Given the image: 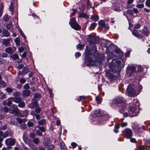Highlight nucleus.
I'll return each instance as SVG.
<instances>
[{"label":"nucleus","instance_id":"774afa93","mask_svg":"<svg viewBox=\"0 0 150 150\" xmlns=\"http://www.w3.org/2000/svg\"><path fill=\"white\" fill-rule=\"evenodd\" d=\"M132 12L133 11L135 13H137L139 12L137 8H133L132 9Z\"/></svg>","mask_w":150,"mask_h":150},{"label":"nucleus","instance_id":"393cba45","mask_svg":"<svg viewBox=\"0 0 150 150\" xmlns=\"http://www.w3.org/2000/svg\"><path fill=\"white\" fill-rule=\"evenodd\" d=\"M50 143H49V141L47 139H45L43 141V144L44 146L46 147H47L50 145Z\"/></svg>","mask_w":150,"mask_h":150},{"label":"nucleus","instance_id":"423d86ee","mask_svg":"<svg viewBox=\"0 0 150 150\" xmlns=\"http://www.w3.org/2000/svg\"><path fill=\"white\" fill-rule=\"evenodd\" d=\"M38 106V103L37 101L35 99L32 100V103L28 105V107L31 108H34Z\"/></svg>","mask_w":150,"mask_h":150},{"label":"nucleus","instance_id":"e2e57ef3","mask_svg":"<svg viewBox=\"0 0 150 150\" xmlns=\"http://www.w3.org/2000/svg\"><path fill=\"white\" fill-rule=\"evenodd\" d=\"M6 94H3L0 97V99H4L6 98Z\"/></svg>","mask_w":150,"mask_h":150},{"label":"nucleus","instance_id":"39448f33","mask_svg":"<svg viewBox=\"0 0 150 150\" xmlns=\"http://www.w3.org/2000/svg\"><path fill=\"white\" fill-rule=\"evenodd\" d=\"M124 136L127 138H130L132 135V132L130 129L127 128L122 131Z\"/></svg>","mask_w":150,"mask_h":150},{"label":"nucleus","instance_id":"3c124183","mask_svg":"<svg viewBox=\"0 0 150 150\" xmlns=\"http://www.w3.org/2000/svg\"><path fill=\"white\" fill-rule=\"evenodd\" d=\"M65 145L64 143L63 142H61L60 143V145L59 147V148H62L63 149H64Z\"/></svg>","mask_w":150,"mask_h":150},{"label":"nucleus","instance_id":"8fccbe9b","mask_svg":"<svg viewBox=\"0 0 150 150\" xmlns=\"http://www.w3.org/2000/svg\"><path fill=\"white\" fill-rule=\"evenodd\" d=\"M97 25V24L95 23H92L91 25L92 28L94 29Z\"/></svg>","mask_w":150,"mask_h":150},{"label":"nucleus","instance_id":"c756f323","mask_svg":"<svg viewBox=\"0 0 150 150\" xmlns=\"http://www.w3.org/2000/svg\"><path fill=\"white\" fill-rule=\"evenodd\" d=\"M114 76H105V79H108L110 81H111L113 79Z\"/></svg>","mask_w":150,"mask_h":150},{"label":"nucleus","instance_id":"052dcab7","mask_svg":"<svg viewBox=\"0 0 150 150\" xmlns=\"http://www.w3.org/2000/svg\"><path fill=\"white\" fill-rule=\"evenodd\" d=\"M39 130L42 132H45V128L44 127H39Z\"/></svg>","mask_w":150,"mask_h":150},{"label":"nucleus","instance_id":"de8ad7c7","mask_svg":"<svg viewBox=\"0 0 150 150\" xmlns=\"http://www.w3.org/2000/svg\"><path fill=\"white\" fill-rule=\"evenodd\" d=\"M144 6V4H138L137 5L136 7L138 8H143Z\"/></svg>","mask_w":150,"mask_h":150},{"label":"nucleus","instance_id":"b1692460","mask_svg":"<svg viewBox=\"0 0 150 150\" xmlns=\"http://www.w3.org/2000/svg\"><path fill=\"white\" fill-rule=\"evenodd\" d=\"M84 44H81V43H79L78 45H77L76 46L77 48L79 50H81L84 48Z\"/></svg>","mask_w":150,"mask_h":150},{"label":"nucleus","instance_id":"bb28decb","mask_svg":"<svg viewBox=\"0 0 150 150\" xmlns=\"http://www.w3.org/2000/svg\"><path fill=\"white\" fill-rule=\"evenodd\" d=\"M38 123L40 125H43L46 123V121L45 119H43L38 122Z\"/></svg>","mask_w":150,"mask_h":150},{"label":"nucleus","instance_id":"37998d69","mask_svg":"<svg viewBox=\"0 0 150 150\" xmlns=\"http://www.w3.org/2000/svg\"><path fill=\"white\" fill-rule=\"evenodd\" d=\"M145 5L147 7H150V0H146V1Z\"/></svg>","mask_w":150,"mask_h":150},{"label":"nucleus","instance_id":"13d9d810","mask_svg":"<svg viewBox=\"0 0 150 150\" xmlns=\"http://www.w3.org/2000/svg\"><path fill=\"white\" fill-rule=\"evenodd\" d=\"M16 121V118H12L11 120V124L13 125L15 123V122Z\"/></svg>","mask_w":150,"mask_h":150},{"label":"nucleus","instance_id":"4d7b16f0","mask_svg":"<svg viewBox=\"0 0 150 150\" xmlns=\"http://www.w3.org/2000/svg\"><path fill=\"white\" fill-rule=\"evenodd\" d=\"M28 149L27 147L24 144L21 147L22 150H28Z\"/></svg>","mask_w":150,"mask_h":150},{"label":"nucleus","instance_id":"4468645a","mask_svg":"<svg viewBox=\"0 0 150 150\" xmlns=\"http://www.w3.org/2000/svg\"><path fill=\"white\" fill-rule=\"evenodd\" d=\"M10 98L12 99V101L13 102L18 103L22 101V98L20 97L16 98L11 97Z\"/></svg>","mask_w":150,"mask_h":150},{"label":"nucleus","instance_id":"ea45409f","mask_svg":"<svg viewBox=\"0 0 150 150\" xmlns=\"http://www.w3.org/2000/svg\"><path fill=\"white\" fill-rule=\"evenodd\" d=\"M5 90L7 92L9 93H11L13 91L12 88L9 87H7Z\"/></svg>","mask_w":150,"mask_h":150},{"label":"nucleus","instance_id":"a18cd8bd","mask_svg":"<svg viewBox=\"0 0 150 150\" xmlns=\"http://www.w3.org/2000/svg\"><path fill=\"white\" fill-rule=\"evenodd\" d=\"M35 134L34 133H31L30 134V137L31 139H34L35 137Z\"/></svg>","mask_w":150,"mask_h":150},{"label":"nucleus","instance_id":"6ab92c4d","mask_svg":"<svg viewBox=\"0 0 150 150\" xmlns=\"http://www.w3.org/2000/svg\"><path fill=\"white\" fill-rule=\"evenodd\" d=\"M2 34L3 36L5 37H8L10 36V34L9 32L5 29L3 30Z\"/></svg>","mask_w":150,"mask_h":150},{"label":"nucleus","instance_id":"dca6fc26","mask_svg":"<svg viewBox=\"0 0 150 150\" xmlns=\"http://www.w3.org/2000/svg\"><path fill=\"white\" fill-rule=\"evenodd\" d=\"M114 101L115 103H120L123 102V98L122 97H117Z\"/></svg>","mask_w":150,"mask_h":150},{"label":"nucleus","instance_id":"5701e85b","mask_svg":"<svg viewBox=\"0 0 150 150\" xmlns=\"http://www.w3.org/2000/svg\"><path fill=\"white\" fill-rule=\"evenodd\" d=\"M91 57L90 58L89 57H88L86 60V62L88 63V64L89 65H92L93 64V60L92 59H91Z\"/></svg>","mask_w":150,"mask_h":150},{"label":"nucleus","instance_id":"aec40b11","mask_svg":"<svg viewBox=\"0 0 150 150\" xmlns=\"http://www.w3.org/2000/svg\"><path fill=\"white\" fill-rule=\"evenodd\" d=\"M78 17L79 18L84 17L85 18H88V16L84 13H79L78 14Z\"/></svg>","mask_w":150,"mask_h":150},{"label":"nucleus","instance_id":"a211bd4d","mask_svg":"<svg viewBox=\"0 0 150 150\" xmlns=\"http://www.w3.org/2000/svg\"><path fill=\"white\" fill-rule=\"evenodd\" d=\"M11 39L10 38H8L4 39L3 40L2 42L3 44L5 45H9Z\"/></svg>","mask_w":150,"mask_h":150},{"label":"nucleus","instance_id":"603ef678","mask_svg":"<svg viewBox=\"0 0 150 150\" xmlns=\"http://www.w3.org/2000/svg\"><path fill=\"white\" fill-rule=\"evenodd\" d=\"M3 133L1 131H0V142H2L3 140V138L2 137H3Z\"/></svg>","mask_w":150,"mask_h":150},{"label":"nucleus","instance_id":"f3484780","mask_svg":"<svg viewBox=\"0 0 150 150\" xmlns=\"http://www.w3.org/2000/svg\"><path fill=\"white\" fill-rule=\"evenodd\" d=\"M136 67V66H128L127 68V70L131 71L132 73L136 72L135 68Z\"/></svg>","mask_w":150,"mask_h":150},{"label":"nucleus","instance_id":"72a5a7b5","mask_svg":"<svg viewBox=\"0 0 150 150\" xmlns=\"http://www.w3.org/2000/svg\"><path fill=\"white\" fill-rule=\"evenodd\" d=\"M34 98L36 99H39L41 97L40 94L39 93H35L34 94Z\"/></svg>","mask_w":150,"mask_h":150},{"label":"nucleus","instance_id":"7c9ffc66","mask_svg":"<svg viewBox=\"0 0 150 150\" xmlns=\"http://www.w3.org/2000/svg\"><path fill=\"white\" fill-rule=\"evenodd\" d=\"M10 18V17L8 15L6 14L3 17V20L4 21H7Z\"/></svg>","mask_w":150,"mask_h":150},{"label":"nucleus","instance_id":"0eeeda50","mask_svg":"<svg viewBox=\"0 0 150 150\" xmlns=\"http://www.w3.org/2000/svg\"><path fill=\"white\" fill-rule=\"evenodd\" d=\"M96 47H95L94 50H92V52H91L89 50H86V56H88L90 55H92V56H95L96 57V54H97V52L96 50Z\"/></svg>","mask_w":150,"mask_h":150},{"label":"nucleus","instance_id":"1a4fd4ad","mask_svg":"<svg viewBox=\"0 0 150 150\" xmlns=\"http://www.w3.org/2000/svg\"><path fill=\"white\" fill-rule=\"evenodd\" d=\"M16 50V48L15 47H8L5 49V51L8 54H12Z\"/></svg>","mask_w":150,"mask_h":150},{"label":"nucleus","instance_id":"c03bdc74","mask_svg":"<svg viewBox=\"0 0 150 150\" xmlns=\"http://www.w3.org/2000/svg\"><path fill=\"white\" fill-rule=\"evenodd\" d=\"M0 84L3 87H5L6 86V83L2 80L0 81Z\"/></svg>","mask_w":150,"mask_h":150},{"label":"nucleus","instance_id":"0e129e2a","mask_svg":"<svg viewBox=\"0 0 150 150\" xmlns=\"http://www.w3.org/2000/svg\"><path fill=\"white\" fill-rule=\"evenodd\" d=\"M127 125V122H122L121 125V126L122 127H124L125 126H126Z\"/></svg>","mask_w":150,"mask_h":150},{"label":"nucleus","instance_id":"f8f14e48","mask_svg":"<svg viewBox=\"0 0 150 150\" xmlns=\"http://www.w3.org/2000/svg\"><path fill=\"white\" fill-rule=\"evenodd\" d=\"M104 58V56L103 54H99L96 60L100 64L102 62Z\"/></svg>","mask_w":150,"mask_h":150},{"label":"nucleus","instance_id":"2eb2a0df","mask_svg":"<svg viewBox=\"0 0 150 150\" xmlns=\"http://www.w3.org/2000/svg\"><path fill=\"white\" fill-rule=\"evenodd\" d=\"M31 91L29 90H25L23 91L22 94L23 96L28 97L29 96Z\"/></svg>","mask_w":150,"mask_h":150},{"label":"nucleus","instance_id":"f03ea898","mask_svg":"<svg viewBox=\"0 0 150 150\" xmlns=\"http://www.w3.org/2000/svg\"><path fill=\"white\" fill-rule=\"evenodd\" d=\"M135 86L132 84H129L127 88V93L130 97H134L137 95L135 89Z\"/></svg>","mask_w":150,"mask_h":150},{"label":"nucleus","instance_id":"7ed1b4c3","mask_svg":"<svg viewBox=\"0 0 150 150\" xmlns=\"http://www.w3.org/2000/svg\"><path fill=\"white\" fill-rule=\"evenodd\" d=\"M69 23L71 27L75 30H78L81 28L80 27L76 22L74 18L71 19Z\"/></svg>","mask_w":150,"mask_h":150},{"label":"nucleus","instance_id":"f257e3e1","mask_svg":"<svg viewBox=\"0 0 150 150\" xmlns=\"http://www.w3.org/2000/svg\"><path fill=\"white\" fill-rule=\"evenodd\" d=\"M123 64V60L120 59L113 60L109 65L110 69V75H112V73L117 72L118 74L121 70V66Z\"/></svg>","mask_w":150,"mask_h":150},{"label":"nucleus","instance_id":"ddd939ff","mask_svg":"<svg viewBox=\"0 0 150 150\" xmlns=\"http://www.w3.org/2000/svg\"><path fill=\"white\" fill-rule=\"evenodd\" d=\"M141 32L143 34H144L145 35L147 36H148L150 33V32L149 30L146 27H144L142 30Z\"/></svg>","mask_w":150,"mask_h":150},{"label":"nucleus","instance_id":"473e14b6","mask_svg":"<svg viewBox=\"0 0 150 150\" xmlns=\"http://www.w3.org/2000/svg\"><path fill=\"white\" fill-rule=\"evenodd\" d=\"M98 23L101 26L103 27H105V24L103 21L102 20L99 21L98 22Z\"/></svg>","mask_w":150,"mask_h":150},{"label":"nucleus","instance_id":"a19ab883","mask_svg":"<svg viewBox=\"0 0 150 150\" xmlns=\"http://www.w3.org/2000/svg\"><path fill=\"white\" fill-rule=\"evenodd\" d=\"M91 19L95 21H97L98 19V16H93L91 17Z\"/></svg>","mask_w":150,"mask_h":150},{"label":"nucleus","instance_id":"e433bc0d","mask_svg":"<svg viewBox=\"0 0 150 150\" xmlns=\"http://www.w3.org/2000/svg\"><path fill=\"white\" fill-rule=\"evenodd\" d=\"M46 147L47 150H52V149L54 148V146L53 145L50 144L48 146H47Z\"/></svg>","mask_w":150,"mask_h":150},{"label":"nucleus","instance_id":"6e6552de","mask_svg":"<svg viewBox=\"0 0 150 150\" xmlns=\"http://www.w3.org/2000/svg\"><path fill=\"white\" fill-rule=\"evenodd\" d=\"M15 142V141L14 139H7L5 141V143L7 145L13 146L14 145Z\"/></svg>","mask_w":150,"mask_h":150},{"label":"nucleus","instance_id":"4c0bfd02","mask_svg":"<svg viewBox=\"0 0 150 150\" xmlns=\"http://www.w3.org/2000/svg\"><path fill=\"white\" fill-rule=\"evenodd\" d=\"M3 6L2 4L0 5V17L2 16L3 10Z\"/></svg>","mask_w":150,"mask_h":150},{"label":"nucleus","instance_id":"412c9836","mask_svg":"<svg viewBox=\"0 0 150 150\" xmlns=\"http://www.w3.org/2000/svg\"><path fill=\"white\" fill-rule=\"evenodd\" d=\"M23 138L25 143L26 144H28V137L26 133H24L23 134Z\"/></svg>","mask_w":150,"mask_h":150},{"label":"nucleus","instance_id":"cd10ccee","mask_svg":"<svg viewBox=\"0 0 150 150\" xmlns=\"http://www.w3.org/2000/svg\"><path fill=\"white\" fill-rule=\"evenodd\" d=\"M18 103V106L20 108H23L25 106V103L22 100Z\"/></svg>","mask_w":150,"mask_h":150},{"label":"nucleus","instance_id":"4be33fe9","mask_svg":"<svg viewBox=\"0 0 150 150\" xmlns=\"http://www.w3.org/2000/svg\"><path fill=\"white\" fill-rule=\"evenodd\" d=\"M129 110L132 112H134L136 110V105H134L132 106H131L129 108Z\"/></svg>","mask_w":150,"mask_h":150},{"label":"nucleus","instance_id":"338daca9","mask_svg":"<svg viewBox=\"0 0 150 150\" xmlns=\"http://www.w3.org/2000/svg\"><path fill=\"white\" fill-rule=\"evenodd\" d=\"M40 109L39 108H38L35 109V112L37 113H39L40 112Z\"/></svg>","mask_w":150,"mask_h":150},{"label":"nucleus","instance_id":"79ce46f5","mask_svg":"<svg viewBox=\"0 0 150 150\" xmlns=\"http://www.w3.org/2000/svg\"><path fill=\"white\" fill-rule=\"evenodd\" d=\"M136 67H137L138 69V71L141 72L143 70V69L141 65L136 66Z\"/></svg>","mask_w":150,"mask_h":150},{"label":"nucleus","instance_id":"5fc2aeb1","mask_svg":"<svg viewBox=\"0 0 150 150\" xmlns=\"http://www.w3.org/2000/svg\"><path fill=\"white\" fill-rule=\"evenodd\" d=\"M21 127L23 129H25L27 127L26 125L24 123L21 125Z\"/></svg>","mask_w":150,"mask_h":150},{"label":"nucleus","instance_id":"9b49d317","mask_svg":"<svg viewBox=\"0 0 150 150\" xmlns=\"http://www.w3.org/2000/svg\"><path fill=\"white\" fill-rule=\"evenodd\" d=\"M15 3V1L13 0L10 3V5L9 7V11L11 12V14H13V13L14 5Z\"/></svg>","mask_w":150,"mask_h":150},{"label":"nucleus","instance_id":"864d4df0","mask_svg":"<svg viewBox=\"0 0 150 150\" xmlns=\"http://www.w3.org/2000/svg\"><path fill=\"white\" fill-rule=\"evenodd\" d=\"M19 81L22 83H24L25 82L26 80L24 78H22L20 79Z\"/></svg>","mask_w":150,"mask_h":150},{"label":"nucleus","instance_id":"49530a36","mask_svg":"<svg viewBox=\"0 0 150 150\" xmlns=\"http://www.w3.org/2000/svg\"><path fill=\"white\" fill-rule=\"evenodd\" d=\"M96 100L97 101V102L98 103L100 104L101 103V100L100 98L98 96H97L96 98Z\"/></svg>","mask_w":150,"mask_h":150},{"label":"nucleus","instance_id":"58836bf2","mask_svg":"<svg viewBox=\"0 0 150 150\" xmlns=\"http://www.w3.org/2000/svg\"><path fill=\"white\" fill-rule=\"evenodd\" d=\"M28 71H29L28 69L26 67H24L22 70V72L24 74H26Z\"/></svg>","mask_w":150,"mask_h":150},{"label":"nucleus","instance_id":"a878e982","mask_svg":"<svg viewBox=\"0 0 150 150\" xmlns=\"http://www.w3.org/2000/svg\"><path fill=\"white\" fill-rule=\"evenodd\" d=\"M11 57L14 60H16L18 59L19 57L17 54H14L11 55Z\"/></svg>","mask_w":150,"mask_h":150},{"label":"nucleus","instance_id":"6e6d98bb","mask_svg":"<svg viewBox=\"0 0 150 150\" xmlns=\"http://www.w3.org/2000/svg\"><path fill=\"white\" fill-rule=\"evenodd\" d=\"M18 123L20 124H21L23 122H25V120L24 119L22 120L20 118H18Z\"/></svg>","mask_w":150,"mask_h":150},{"label":"nucleus","instance_id":"bf43d9fd","mask_svg":"<svg viewBox=\"0 0 150 150\" xmlns=\"http://www.w3.org/2000/svg\"><path fill=\"white\" fill-rule=\"evenodd\" d=\"M27 125L28 127H31L33 126V124L32 122H28L27 123Z\"/></svg>","mask_w":150,"mask_h":150},{"label":"nucleus","instance_id":"09e8293b","mask_svg":"<svg viewBox=\"0 0 150 150\" xmlns=\"http://www.w3.org/2000/svg\"><path fill=\"white\" fill-rule=\"evenodd\" d=\"M30 86L28 83H26L23 86V88L25 89H27L29 88Z\"/></svg>","mask_w":150,"mask_h":150},{"label":"nucleus","instance_id":"f704fd0d","mask_svg":"<svg viewBox=\"0 0 150 150\" xmlns=\"http://www.w3.org/2000/svg\"><path fill=\"white\" fill-rule=\"evenodd\" d=\"M40 141L38 138H34L33 139V142L35 144H38Z\"/></svg>","mask_w":150,"mask_h":150},{"label":"nucleus","instance_id":"20e7f679","mask_svg":"<svg viewBox=\"0 0 150 150\" xmlns=\"http://www.w3.org/2000/svg\"><path fill=\"white\" fill-rule=\"evenodd\" d=\"M10 112L15 115L18 116L20 113L19 110L16 105H13L10 108Z\"/></svg>","mask_w":150,"mask_h":150},{"label":"nucleus","instance_id":"9d476101","mask_svg":"<svg viewBox=\"0 0 150 150\" xmlns=\"http://www.w3.org/2000/svg\"><path fill=\"white\" fill-rule=\"evenodd\" d=\"M133 35L138 38L141 39L142 37V35L138 33L136 30H134L132 32Z\"/></svg>","mask_w":150,"mask_h":150},{"label":"nucleus","instance_id":"c85d7f7f","mask_svg":"<svg viewBox=\"0 0 150 150\" xmlns=\"http://www.w3.org/2000/svg\"><path fill=\"white\" fill-rule=\"evenodd\" d=\"M20 92H13V96L14 98L18 97L20 96Z\"/></svg>","mask_w":150,"mask_h":150},{"label":"nucleus","instance_id":"680f3d73","mask_svg":"<svg viewBox=\"0 0 150 150\" xmlns=\"http://www.w3.org/2000/svg\"><path fill=\"white\" fill-rule=\"evenodd\" d=\"M36 133L39 136H41L42 135V133L39 130H37Z\"/></svg>","mask_w":150,"mask_h":150},{"label":"nucleus","instance_id":"c9c22d12","mask_svg":"<svg viewBox=\"0 0 150 150\" xmlns=\"http://www.w3.org/2000/svg\"><path fill=\"white\" fill-rule=\"evenodd\" d=\"M14 42L16 43L17 45H19L20 44V39L19 38H17L14 40Z\"/></svg>","mask_w":150,"mask_h":150},{"label":"nucleus","instance_id":"69168bd1","mask_svg":"<svg viewBox=\"0 0 150 150\" xmlns=\"http://www.w3.org/2000/svg\"><path fill=\"white\" fill-rule=\"evenodd\" d=\"M71 145L73 147V148H74L76 147L77 146V144L75 142H72L71 144Z\"/></svg>","mask_w":150,"mask_h":150},{"label":"nucleus","instance_id":"2f4dec72","mask_svg":"<svg viewBox=\"0 0 150 150\" xmlns=\"http://www.w3.org/2000/svg\"><path fill=\"white\" fill-rule=\"evenodd\" d=\"M88 41L91 43H93L95 40V38L94 37L89 36L88 38Z\"/></svg>","mask_w":150,"mask_h":150}]
</instances>
